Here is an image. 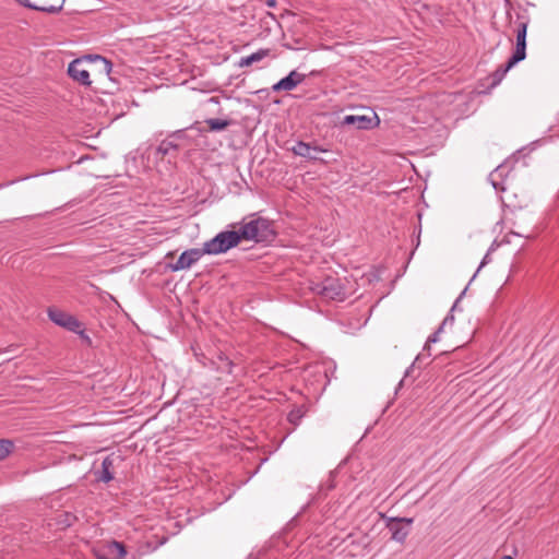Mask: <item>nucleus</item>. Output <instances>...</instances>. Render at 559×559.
Listing matches in <instances>:
<instances>
[{
  "label": "nucleus",
  "instance_id": "nucleus-1",
  "mask_svg": "<svg viewBox=\"0 0 559 559\" xmlns=\"http://www.w3.org/2000/svg\"><path fill=\"white\" fill-rule=\"evenodd\" d=\"M237 234L240 241L253 240L255 242L269 241L275 235L271 222L255 215H251V219L249 222L243 219L237 230Z\"/></svg>",
  "mask_w": 559,
  "mask_h": 559
},
{
  "label": "nucleus",
  "instance_id": "nucleus-2",
  "mask_svg": "<svg viewBox=\"0 0 559 559\" xmlns=\"http://www.w3.org/2000/svg\"><path fill=\"white\" fill-rule=\"evenodd\" d=\"M310 289L325 300L342 301L347 295L344 281L337 276H326L322 281L311 282Z\"/></svg>",
  "mask_w": 559,
  "mask_h": 559
},
{
  "label": "nucleus",
  "instance_id": "nucleus-3",
  "mask_svg": "<svg viewBox=\"0 0 559 559\" xmlns=\"http://www.w3.org/2000/svg\"><path fill=\"white\" fill-rule=\"evenodd\" d=\"M240 242L237 230L218 233L214 238L203 243L206 254H221L238 246Z\"/></svg>",
  "mask_w": 559,
  "mask_h": 559
},
{
  "label": "nucleus",
  "instance_id": "nucleus-4",
  "mask_svg": "<svg viewBox=\"0 0 559 559\" xmlns=\"http://www.w3.org/2000/svg\"><path fill=\"white\" fill-rule=\"evenodd\" d=\"M206 252L204 248H192L183 251L176 263L170 264V269L174 272L187 270L198 262Z\"/></svg>",
  "mask_w": 559,
  "mask_h": 559
},
{
  "label": "nucleus",
  "instance_id": "nucleus-5",
  "mask_svg": "<svg viewBox=\"0 0 559 559\" xmlns=\"http://www.w3.org/2000/svg\"><path fill=\"white\" fill-rule=\"evenodd\" d=\"M21 5L46 13L59 12L66 0H15Z\"/></svg>",
  "mask_w": 559,
  "mask_h": 559
},
{
  "label": "nucleus",
  "instance_id": "nucleus-6",
  "mask_svg": "<svg viewBox=\"0 0 559 559\" xmlns=\"http://www.w3.org/2000/svg\"><path fill=\"white\" fill-rule=\"evenodd\" d=\"M526 33L527 22H520L516 29V44L512 56L510 57V64H516L524 60L526 57Z\"/></svg>",
  "mask_w": 559,
  "mask_h": 559
},
{
  "label": "nucleus",
  "instance_id": "nucleus-7",
  "mask_svg": "<svg viewBox=\"0 0 559 559\" xmlns=\"http://www.w3.org/2000/svg\"><path fill=\"white\" fill-rule=\"evenodd\" d=\"M412 522H413V519H406V518L390 519L386 523V527L391 532V538L393 540L404 543V540L406 539V537L409 533L408 528L404 525V523L406 525H409V524H412Z\"/></svg>",
  "mask_w": 559,
  "mask_h": 559
},
{
  "label": "nucleus",
  "instance_id": "nucleus-8",
  "mask_svg": "<svg viewBox=\"0 0 559 559\" xmlns=\"http://www.w3.org/2000/svg\"><path fill=\"white\" fill-rule=\"evenodd\" d=\"M306 74L299 73L296 70H293L289 72V74L282 80H280L277 83H275L272 86L273 92H281V91H293L296 88L300 83H302L306 79Z\"/></svg>",
  "mask_w": 559,
  "mask_h": 559
},
{
  "label": "nucleus",
  "instance_id": "nucleus-9",
  "mask_svg": "<svg viewBox=\"0 0 559 559\" xmlns=\"http://www.w3.org/2000/svg\"><path fill=\"white\" fill-rule=\"evenodd\" d=\"M68 74L70 78H72L74 81L79 82L82 85L90 86V72L85 68V64L80 59H75L72 62H70L68 67Z\"/></svg>",
  "mask_w": 559,
  "mask_h": 559
},
{
  "label": "nucleus",
  "instance_id": "nucleus-10",
  "mask_svg": "<svg viewBox=\"0 0 559 559\" xmlns=\"http://www.w3.org/2000/svg\"><path fill=\"white\" fill-rule=\"evenodd\" d=\"M379 123L378 117L348 115L343 118L342 124L354 126L358 130H370Z\"/></svg>",
  "mask_w": 559,
  "mask_h": 559
},
{
  "label": "nucleus",
  "instance_id": "nucleus-11",
  "mask_svg": "<svg viewBox=\"0 0 559 559\" xmlns=\"http://www.w3.org/2000/svg\"><path fill=\"white\" fill-rule=\"evenodd\" d=\"M292 152L297 156H301L310 160H321L316 153L326 152V150L299 141L292 147Z\"/></svg>",
  "mask_w": 559,
  "mask_h": 559
},
{
  "label": "nucleus",
  "instance_id": "nucleus-12",
  "mask_svg": "<svg viewBox=\"0 0 559 559\" xmlns=\"http://www.w3.org/2000/svg\"><path fill=\"white\" fill-rule=\"evenodd\" d=\"M515 64H510V59L504 66H500L496 71H493L491 74H489L486 78V81H488V88H495L497 85L500 84V82L503 80L508 71L513 68Z\"/></svg>",
  "mask_w": 559,
  "mask_h": 559
},
{
  "label": "nucleus",
  "instance_id": "nucleus-13",
  "mask_svg": "<svg viewBox=\"0 0 559 559\" xmlns=\"http://www.w3.org/2000/svg\"><path fill=\"white\" fill-rule=\"evenodd\" d=\"M180 136V131L171 134L168 139L163 140L159 145L156 147V154L162 158L171 152H177L179 150V145L171 140V138Z\"/></svg>",
  "mask_w": 559,
  "mask_h": 559
},
{
  "label": "nucleus",
  "instance_id": "nucleus-14",
  "mask_svg": "<svg viewBox=\"0 0 559 559\" xmlns=\"http://www.w3.org/2000/svg\"><path fill=\"white\" fill-rule=\"evenodd\" d=\"M107 555L111 559H122L127 555L126 547L122 543L117 540H111L107 543L105 546Z\"/></svg>",
  "mask_w": 559,
  "mask_h": 559
},
{
  "label": "nucleus",
  "instance_id": "nucleus-15",
  "mask_svg": "<svg viewBox=\"0 0 559 559\" xmlns=\"http://www.w3.org/2000/svg\"><path fill=\"white\" fill-rule=\"evenodd\" d=\"M114 457L111 455L106 456L102 462V471L98 476V480L109 483L114 479Z\"/></svg>",
  "mask_w": 559,
  "mask_h": 559
},
{
  "label": "nucleus",
  "instance_id": "nucleus-16",
  "mask_svg": "<svg viewBox=\"0 0 559 559\" xmlns=\"http://www.w3.org/2000/svg\"><path fill=\"white\" fill-rule=\"evenodd\" d=\"M71 314L60 310V309H56V308H49L48 309V317L49 319L56 323L57 325H60L63 328V325L66 324V322L68 321L67 319L70 318Z\"/></svg>",
  "mask_w": 559,
  "mask_h": 559
},
{
  "label": "nucleus",
  "instance_id": "nucleus-17",
  "mask_svg": "<svg viewBox=\"0 0 559 559\" xmlns=\"http://www.w3.org/2000/svg\"><path fill=\"white\" fill-rule=\"evenodd\" d=\"M306 413H307V409L304 405L297 406L288 413L287 420L292 425L298 426L300 424L301 419L304 418V416L306 415Z\"/></svg>",
  "mask_w": 559,
  "mask_h": 559
},
{
  "label": "nucleus",
  "instance_id": "nucleus-18",
  "mask_svg": "<svg viewBox=\"0 0 559 559\" xmlns=\"http://www.w3.org/2000/svg\"><path fill=\"white\" fill-rule=\"evenodd\" d=\"M67 320L68 321L63 325L64 329L71 331V332H74V333H79L82 336H84L88 342H91L88 336L84 335V331L81 329L82 323L75 317L70 316V318H68Z\"/></svg>",
  "mask_w": 559,
  "mask_h": 559
},
{
  "label": "nucleus",
  "instance_id": "nucleus-19",
  "mask_svg": "<svg viewBox=\"0 0 559 559\" xmlns=\"http://www.w3.org/2000/svg\"><path fill=\"white\" fill-rule=\"evenodd\" d=\"M205 123L209 126L211 131H222L230 126V120L210 118L205 120Z\"/></svg>",
  "mask_w": 559,
  "mask_h": 559
},
{
  "label": "nucleus",
  "instance_id": "nucleus-20",
  "mask_svg": "<svg viewBox=\"0 0 559 559\" xmlns=\"http://www.w3.org/2000/svg\"><path fill=\"white\" fill-rule=\"evenodd\" d=\"M14 444L10 440H0V461L4 460L13 450Z\"/></svg>",
  "mask_w": 559,
  "mask_h": 559
},
{
  "label": "nucleus",
  "instance_id": "nucleus-21",
  "mask_svg": "<svg viewBox=\"0 0 559 559\" xmlns=\"http://www.w3.org/2000/svg\"><path fill=\"white\" fill-rule=\"evenodd\" d=\"M269 55H270V49H259L258 51L251 53L249 57H250L251 63L253 64L255 62L261 61Z\"/></svg>",
  "mask_w": 559,
  "mask_h": 559
},
{
  "label": "nucleus",
  "instance_id": "nucleus-22",
  "mask_svg": "<svg viewBox=\"0 0 559 559\" xmlns=\"http://www.w3.org/2000/svg\"><path fill=\"white\" fill-rule=\"evenodd\" d=\"M96 60H98L102 63V71H104V73L108 75L112 69L111 62L100 56H96Z\"/></svg>",
  "mask_w": 559,
  "mask_h": 559
},
{
  "label": "nucleus",
  "instance_id": "nucleus-23",
  "mask_svg": "<svg viewBox=\"0 0 559 559\" xmlns=\"http://www.w3.org/2000/svg\"><path fill=\"white\" fill-rule=\"evenodd\" d=\"M443 331V328L440 325L439 329L433 333L431 334L428 340H427V343H426V346H425V349L426 348H429V345L431 343H436L438 341V336L439 334Z\"/></svg>",
  "mask_w": 559,
  "mask_h": 559
},
{
  "label": "nucleus",
  "instance_id": "nucleus-24",
  "mask_svg": "<svg viewBox=\"0 0 559 559\" xmlns=\"http://www.w3.org/2000/svg\"><path fill=\"white\" fill-rule=\"evenodd\" d=\"M453 322H454V316L450 313V314H448V316L444 318V320H443V321H442V323H441V326L444 329V326H445V325H448V324H453Z\"/></svg>",
  "mask_w": 559,
  "mask_h": 559
},
{
  "label": "nucleus",
  "instance_id": "nucleus-25",
  "mask_svg": "<svg viewBox=\"0 0 559 559\" xmlns=\"http://www.w3.org/2000/svg\"><path fill=\"white\" fill-rule=\"evenodd\" d=\"M96 558H97V559H111V558L107 555L105 547L103 548V550L96 551Z\"/></svg>",
  "mask_w": 559,
  "mask_h": 559
},
{
  "label": "nucleus",
  "instance_id": "nucleus-26",
  "mask_svg": "<svg viewBox=\"0 0 559 559\" xmlns=\"http://www.w3.org/2000/svg\"><path fill=\"white\" fill-rule=\"evenodd\" d=\"M251 64H252V63H251V61H250V57H249V56H247V57H242V58L240 59V61H239V66H240V67H249V66H251Z\"/></svg>",
  "mask_w": 559,
  "mask_h": 559
},
{
  "label": "nucleus",
  "instance_id": "nucleus-27",
  "mask_svg": "<svg viewBox=\"0 0 559 559\" xmlns=\"http://www.w3.org/2000/svg\"><path fill=\"white\" fill-rule=\"evenodd\" d=\"M266 4L270 8H274L276 5V0H266Z\"/></svg>",
  "mask_w": 559,
  "mask_h": 559
},
{
  "label": "nucleus",
  "instance_id": "nucleus-28",
  "mask_svg": "<svg viewBox=\"0 0 559 559\" xmlns=\"http://www.w3.org/2000/svg\"><path fill=\"white\" fill-rule=\"evenodd\" d=\"M500 559H513L511 556H503L502 558Z\"/></svg>",
  "mask_w": 559,
  "mask_h": 559
}]
</instances>
